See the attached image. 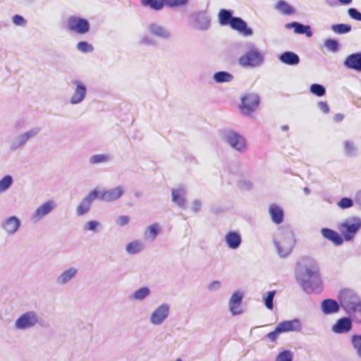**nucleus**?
<instances>
[{
	"label": "nucleus",
	"instance_id": "f257e3e1",
	"mask_svg": "<svg viewBox=\"0 0 361 361\" xmlns=\"http://www.w3.org/2000/svg\"><path fill=\"white\" fill-rule=\"evenodd\" d=\"M296 281L306 293H311L317 288L321 283L317 262L311 259L305 260L296 274Z\"/></svg>",
	"mask_w": 361,
	"mask_h": 361
},
{
	"label": "nucleus",
	"instance_id": "f03ea898",
	"mask_svg": "<svg viewBox=\"0 0 361 361\" xmlns=\"http://www.w3.org/2000/svg\"><path fill=\"white\" fill-rule=\"evenodd\" d=\"M338 301L341 307L354 322L361 324V299L351 289L344 288L339 291Z\"/></svg>",
	"mask_w": 361,
	"mask_h": 361
},
{
	"label": "nucleus",
	"instance_id": "7ed1b4c3",
	"mask_svg": "<svg viewBox=\"0 0 361 361\" xmlns=\"http://www.w3.org/2000/svg\"><path fill=\"white\" fill-rule=\"evenodd\" d=\"M295 242L294 234L289 228L280 227L274 233L273 243L280 257H286L290 253Z\"/></svg>",
	"mask_w": 361,
	"mask_h": 361
},
{
	"label": "nucleus",
	"instance_id": "20e7f679",
	"mask_svg": "<svg viewBox=\"0 0 361 361\" xmlns=\"http://www.w3.org/2000/svg\"><path fill=\"white\" fill-rule=\"evenodd\" d=\"M264 62V53L255 45H250L238 59V64L245 68H255Z\"/></svg>",
	"mask_w": 361,
	"mask_h": 361
},
{
	"label": "nucleus",
	"instance_id": "39448f33",
	"mask_svg": "<svg viewBox=\"0 0 361 361\" xmlns=\"http://www.w3.org/2000/svg\"><path fill=\"white\" fill-rule=\"evenodd\" d=\"M361 228V218L358 216H350L338 225L343 240L351 241Z\"/></svg>",
	"mask_w": 361,
	"mask_h": 361
},
{
	"label": "nucleus",
	"instance_id": "423d86ee",
	"mask_svg": "<svg viewBox=\"0 0 361 361\" xmlns=\"http://www.w3.org/2000/svg\"><path fill=\"white\" fill-rule=\"evenodd\" d=\"M221 138L233 150L240 153L246 152L247 148L246 140L239 133L231 130H226L222 132Z\"/></svg>",
	"mask_w": 361,
	"mask_h": 361
},
{
	"label": "nucleus",
	"instance_id": "0eeeda50",
	"mask_svg": "<svg viewBox=\"0 0 361 361\" xmlns=\"http://www.w3.org/2000/svg\"><path fill=\"white\" fill-rule=\"evenodd\" d=\"M171 312L170 305L163 302L154 307L149 314V323L153 326H161L168 320Z\"/></svg>",
	"mask_w": 361,
	"mask_h": 361
},
{
	"label": "nucleus",
	"instance_id": "6e6552de",
	"mask_svg": "<svg viewBox=\"0 0 361 361\" xmlns=\"http://www.w3.org/2000/svg\"><path fill=\"white\" fill-rule=\"evenodd\" d=\"M57 204L53 200H48L39 204L31 213L30 219L32 223H39L49 216L56 209Z\"/></svg>",
	"mask_w": 361,
	"mask_h": 361
},
{
	"label": "nucleus",
	"instance_id": "1a4fd4ad",
	"mask_svg": "<svg viewBox=\"0 0 361 361\" xmlns=\"http://www.w3.org/2000/svg\"><path fill=\"white\" fill-rule=\"evenodd\" d=\"M39 322V314L33 310L20 315L14 322V328L18 331H27L35 328Z\"/></svg>",
	"mask_w": 361,
	"mask_h": 361
},
{
	"label": "nucleus",
	"instance_id": "9d476101",
	"mask_svg": "<svg viewBox=\"0 0 361 361\" xmlns=\"http://www.w3.org/2000/svg\"><path fill=\"white\" fill-rule=\"evenodd\" d=\"M71 83L73 87L69 98V103L73 106L80 104L86 99L87 87L84 82L78 80H73Z\"/></svg>",
	"mask_w": 361,
	"mask_h": 361
},
{
	"label": "nucleus",
	"instance_id": "9b49d317",
	"mask_svg": "<svg viewBox=\"0 0 361 361\" xmlns=\"http://www.w3.org/2000/svg\"><path fill=\"white\" fill-rule=\"evenodd\" d=\"M40 132V128L33 127L14 137L10 142L11 148L13 150L25 146L28 140L35 137Z\"/></svg>",
	"mask_w": 361,
	"mask_h": 361
},
{
	"label": "nucleus",
	"instance_id": "f8f14e48",
	"mask_svg": "<svg viewBox=\"0 0 361 361\" xmlns=\"http://www.w3.org/2000/svg\"><path fill=\"white\" fill-rule=\"evenodd\" d=\"M259 104V97L255 93H246L241 97L240 109L241 113L250 116L253 113Z\"/></svg>",
	"mask_w": 361,
	"mask_h": 361
},
{
	"label": "nucleus",
	"instance_id": "ddd939ff",
	"mask_svg": "<svg viewBox=\"0 0 361 361\" xmlns=\"http://www.w3.org/2000/svg\"><path fill=\"white\" fill-rule=\"evenodd\" d=\"M66 26L71 31L80 35L87 33L90 27L86 19L75 16H69L67 18Z\"/></svg>",
	"mask_w": 361,
	"mask_h": 361
},
{
	"label": "nucleus",
	"instance_id": "4468645a",
	"mask_svg": "<svg viewBox=\"0 0 361 361\" xmlns=\"http://www.w3.org/2000/svg\"><path fill=\"white\" fill-rule=\"evenodd\" d=\"M21 221L15 215L5 217L0 224L1 231L7 236L15 235L19 231Z\"/></svg>",
	"mask_w": 361,
	"mask_h": 361
},
{
	"label": "nucleus",
	"instance_id": "2eb2a0df",
	"mask_svg": "<svg viewBox=\"0 0 361 361\" xmlns=\"http://www.w3.org/2000/svg\"><path fill=\"white\" fill-rule=\"evenodd\" d=\"M126 187L117 185L109 190L99 192L97 199L104 202H113L119 200L126 192Z\"/></svg>",
	"mask_w": 361,
	"mask_h": 361
},
{
	"label": "nucleus",
	"instance_id": "dca6fc26",
	"mask_svg": "<svg viewBox=\"0 0 361 361\" xmlns=\"http://www.w3.org/2000/svg\"><path fill=\"white\" fill-rule=\"evenodd\" d=\"M187 187L183 184H178L171 189V201L180 209L187 204Z\"/></svg>",
	"mask_w": 361,
	"mask_h": 361
},
{
	"label": "nucleus",
	"instance_id": "f3484780",
	"mask_svg": "<svg viewBox=\"0 0 361 361\" xmlns=\"http://www.w3.org/2000/svg\"><path fill=\"white\" fill-rule=\"evenodd\" d=\"M99 195V190L94 189L92 190L87 195L84 197L76 207L75 212L78 216H82L87 214L91 208V205L94 200L97 199Z\"/></svg>",
	"mask_w": 361,
	"mask_h": 361
},
{
	"label": "nucleus",
	"instance_id": "a211bd4d",
	"mask_svg": "<svg viewBox=\"0 0 361 361\" xmlns=\"http://www.w3.org/2000/svg\"><path fill=\"white\" fill-rule=\"evenodd\" d=\"M78 272V269L75 267H71L65 269L56 278V284L59 286L68 284L76 277Z\"/></svg>",
	"mask_w": 361,
	"mask_h": 361
},
{
	"label": "nucleus",
	"instance_id": "6ab92c4d",
	"mask_svg": "<svg viewBox=\"0 0 361 361\" xmlns=\"http://www.w3.org/2000/svg\"><path fill=\"white\" fill-rule=\"evenodd\" d=\"M147 30L150 35L162 39H168L171 36L169 29L157 23L149 24Z\"/></svg>",
	"mask_w": 361,
	"mask_h": 361
},
{
	"label": "nucleus",
	"instance_id": "aec40b11",
	"mask_svg": "<svg viewBox=\"0 0 361 361\" xmlns=\"http://www.w3.org/2000/svg\"><path fill=\"white\" fill-rule=\"evenodd\" d=\"M243 298V295L240 291H235L231 295L228 300V309L232 315H238L243 312L240 307Z\"/></svg>",
	"mask_w": 361,
	"mask_h": 361
},
{
	"label": "nucleus",
	"instance_id": "412c9836",
	"mask_svg": "<svg viewBox=\"0 0 361 361\" xmlns=\"http://www.w3.org/2000/svg\"><path fill=\"white\" fill-rule=\"evenodd\" d=\"M352 320L348 317H341L332 325L331 331L336 334H342L349 332L353 327Z\"/></svg>",
	"mask_w": 361,
	"mask_h": 361
},
{
	"label": "nucleus",
	"instance_id": "4be33fe9",
	"mask_svg": "<svg viewBox=\"0 0 361 361\" xmlns=\"http://www.w3.org/2000/svg\"><path fill=\"white\" fill-rule=\"evenodd\" d=\"M282 333L300 332L302 324L300 319L295 318L291 320H285L278 324Z\"/></svg>",
	"mask_w": 361,
	"mask_h": 361
},
{
	"label": "nucleus",
	"instance_id": "5701e85b",
	"mask_svg": "<svg viewBox=\"0 0 361 361\" xmlns=\"http://www.w3.org/2000/svg\"><path fill=\"white\" fill-rule=\"evenodd\" d=\"M224 240L226 246L231 250H237L242 243V237L238 231H231L227 232Z\"/></svg>",
	"mask_w": 361,
	"mask_h": 361
},
{
	"label": "nucleus",
	"instance_id": "b1692460",
	"mask_svg": "<svg viewBox=\"0 0 361 361\" xmlns=\"http://www.w3.org/2000/svg\"><path fill=\"white\" fill-rule=\"evenodd\" d=\"M320 233L324 238L331 242L336 246H340L343 243L344 240L341 233L331 228H322Z\"/></svg>",
	"mask_w": 361,
	"mask_h": 361
},
{
	"label": "nucleus",
	"instance_id": "393cba45",
	"mask_svg": "<svg viewBox=\"0 0 361 361\" xmlns=\"http://www.w3.org/2000/svg\"><path fill=\"white\" fill-rule=\"evenodd\" d=\"M340 305V302L333 299H325L322 301L320 308L324 315H331L339 312Z\"/></svg>",
	"mask_w": 361,
	"mask_h": 361
},
{
	"label": "nucleus",
	"instance_id": "a878e982",
	"mask_svg": "<svg viewBox=\"0 0 361 361\" xmlns=\"http://www.w3.org/2000/svg\"><path fill=\"white\" fill-rule=\"evenodd\" d=\"M230 26L232 29L235 30L243 34L244 36H250L252 35V29L247 27V23L240 18L233 17Z\"/></svg>",
	"mask_w": 361,
	"mask_h": 361
},
{
	"label": "nucleus",
	"instance_id": "bb28decb",
	"mask_svg": "<svg viewBox=\"0 0 361 361\" xmlns=\"http://www.w3.org/2000/svg\"><path fill=\"white\" fill-rule=\"evenodd\" d=\"M211 19L205 12H199L195 15V27L200 30H206L210 26Z\"/></svg>",
	"mask_w": 361,
	"mask_h": 361
},
{
	"label": "nucleus",
	"instance_id": "cd10ccee",
	"mask_svg": "<svg viewBox=\"0 0 361 361\" xmlns=\"http://www.w3.org/2000/svg\"><path fill=\"white\" fill-rule=\"evenodd\" d=\"M271 221L276 224H280L283 221V210L276 204H271L268 209Z\"/></svg>",
	"mask_w": 361,
	"mask_h": 361
},
{
	"label": "nucleus",
	"instance_id": "c85d7f7f",
	"mask_svg": "<svg viewBox=\"0 0 361 361\" xmlns=\"http://www.w3.org/2000/svg\"><path fill=\"white\" fill-rule=\"evenodd\" d=\"M145 248V243L140 239L133 240L125 245V251L130 255H137Z\"/></svg>",
	"mask_w": 361,
	"mask_h": 361
},
{
	"label": "nucleus",
	"instance_id": "c756f323",
	"mask_svg": "<svg viewBox=\"0 0 361 361\" xmlns=\"http://www.w3.org/2000/svg\"><path fill=\"white\" fill-rule=\"evenodd\" d=\"M286 29H294V32L296 34H305L307 37L312 36V32L310 25H304L298 22H293L285 25Z\"/></svg>",
	"mask_w": 361,
	"mask_h": 361
},
{
	"label": "nucleus",
	"instance_id": "7c9ffc66",
	"mask_svg": "<svg viewBox=\"0 0 361 361\" xmlns=\"http://www.w3.org/2000/svg\"><path fill=\"white\" fill-rule=\"evenodd\" d=\"M344 65L349 68L361 72V53L349 55L345 59Z\"/></svg>",
	"mask_w": 361,
	"mask_h": 361
},
{
	"label": "nucleus",
	"instance_id": "2f4dec72",
	"mask_svg": "<svg viewBox=\"0 0 361 361\" xmlns=\"http://www.w3.org/2000/svg\"><path fill=\"white\" fill-rule=\"evenodd\" d=\"M274 8L282 15L290 16L295 13V9L284 0L277 1Z\"/></svg>",
	"mask_w": 361,
	"mask_h": 361
},
{
	"label": "nucleus",
	"instance_id": "473e14b6",
	"mask_svg": "<svg viewBox=\"0 0 361 361\" xmlns=\"http://www.w3.org/2000/svg\"><path fill=\"white\" fill-rule=\"evenodd\" d=\"M160 230V225L157 223L149 225L144 231V237L145 240L149 241H154L159 233Z\"/></svg>",
	"mask_w": 361,
	"mask_h": 361
},
{
	"label": "nucleus",
	"instance_id": "72a5a7b5",
	"mask_svg": "<svg viewBox=\"0 0 361 361\" xmlns=\"http://www.w3.org/2000/svg\"><path fill=\"white\" fill-rule=\"evenodd\" d=\"M279 60L287 65L294 66L300 62L299 56L292 51H285L279 56Z\"/></svg>",
	"mask_w": 361,
	"mask_h": 361
},
{
	"label": "nucleus",
	"instance_id": "f704fd0d",
	"mask_svg": "<svg viewBox=\"0 0 361 361\" xmlns=\"http://www.w3.org/2000/svg\"><path fill=\"white\" fill-rule=\"evenodd\" d=\"M213 79L216 83H227L232 82L234 76L226 71H219L213 75Z\"/></svg>",
	"mask_w": 361,
	"mask_h": 361
},
{
	"label": "nucleus",
	"instance_id": "c9c22d12",
	"mask_svg": "<svg viewBox=\"0 0 361 361\" xmlns=\"http://www.w3.org/2000/svg\"><path fill=\"white\" fill-rule=\"evenodd\" d=\"M233 11L226 10V9H221L218 14V20L219 23L221 25H230L233 17Z\"/></svg>",
	"mask_w": 361,
	"mask_h": 361
},
{
	"label": "nucleus",
	"instance_id": "e433bc0d",
	"mask_svg": "<svg viewBox=\"0 0 361 361\" xmlns=\"http://www.w3.org/2000/svg\"><path fill=\"white\" fill-rule=\"evenodd\" d=\"M151 294V290L148 287H142L138 288L132 295L133 300L135 301H143Z\"/></svg>",
	"mask_w": 361,
	"mask_h": 361
},
{
	"label": "nucleus",
	"instance_id": "4c0bfd02",
	"mask_svg": "<svg viewBox=\"0 0 361 361\" xmlns=\"http://www.w3.org/2000/svg\"><path fill=\"white\" fill-rule=\"evenodd\" d=\"M13 178L11 175H6L0 179V195L7 192L13 184Z\"/></svg>",
	"mask_w": 361,
	"mask_h": 361
},
{
	"label": "nucleus",
	"instance_id": "58836bf2",
	"mask_svg": "<svg viewBox=\"0 0 361 361\" xmlns=\"http://www.w3.org/2000/svg\"><path fill=\"white\" fill-rule=\"evenodd\" d=\"M102 228V226L101 223L96 220L88 221L83 225V230L85 231L92 232L93 233H98Z\"/></svg>",
	"mask_w": 361,
	"mask_h": 361
},
{
	"label": "nucleus",
	"instance_id": "ea45409f",
	"mask_svg": "<svg viewBox=\"0 0 361 361\" xmlns=\"http://www.w3.org/2000/svg\"><path fill=\"white\" fill-rule=\"evenodd\" d=\"M111 157L107 154H97L92 155L89 159V162L91 164H104L109 161Z\"/></svg>",
	"mask_w": 361,
	"mask_h": 361
},
{
	"label": "nucleus",
	"instance_id": "a19ab883",
	"mask_svg": "<svg viewBox=\"0 0 361 361\" xmlns=\"http://www.w3.org/2000/svg\"><path fill=\"white\" fill-rule=\"evenodd\" d=\"M276 295V290H271L267 291V293H264L262 295V300L264 303V305L269 310H272L274 308V298Z\"/></svg>",
	"mask_w": 361,
	"mask_h": 361
},
{
	"label": "nucleus",
	"instance_id": "79ce46f5",
	"mask_svg": "<svg viewBox=\"0 0 361 361\" xmlns=\"http://www.w3.org/2000/svg\"><path fill=\"white\" fill-rule=\"evenodd\" d=\"M350 341L356 355L361 359V334L353 335Z\"/></svg>",
	"mask_w": 361,
	"mask_h": 361
},
{
	"label": "nucleus",
	"instance_id": "37998d69",
	"mask_svg": "<svg viewBox=\"0 0 361 361\" xmlns=\"http://www.w3.org/2000/svg\"><path fill=\"white\" fill-rule=\"evenodd\" d=\"M142 4L154 10H160L163 8L165 0H141Z\"/></svg>",
	"mask_w": 361,
	"mask_h": 361
},
{
	"label": "nucleus",
	"instance_id": "c03bdc74",
	"mask_svg": "<svg viewBox=\"0 0 361 361\" xmlns=\"http://www.w3.org/2000/svg\"><path fill=\"white\" fill-rule=\"evenodd\" d=\"M332 30L336 34H345L351 30V26L347 24L334 25L331 27Z\"/></svg>",
	"mask_w": 361,
	"mask_h": 361
},
{
	"label": "nucleus",
	"instance_id": "a18cd8bd",
	"mask_svg": "<svg viewBox=\"0 0 361 361\" xmlns=\"http://www.w3.org/2000/svg\"><path fill=\"white\" fill-rule=\"evenodd\" d=\"M76 48L78 51L82 53H90L94 49V47L92 44L84 41L78 42L76 45Z\"/></svg>",
	"mask_w": 361,
	"mask_h": 361
},
{
	"label": "nucleus",
	"instance_id": "49530a36",
	"mask_svg": "<svg viewBox=\"0 0 361 361\" xmlns=\"http://www.w3.org/2000/svg\"><path fill=\"white\" fill-rule=\"evenodd\" d=\"M310 92L318 97H322L325 94L326 90L323 85L313 84L310 86Z\"/></svg>",
	"mask_w": 361,
	"mask_h": 361
},
{
	"label": "nucleus",
	"instance_id": "de8ad7c7",
	"mask_svg": "<svg viewBox=\"0 0 361 361\" xmlns=\"http://www.w3.org/2000/svg\"><path fill=\"white\" fill-rule=\"evenodd\" d=\"M337 206L342 209L350 208L353 206V200L348 197H343L337 202Z\"/></svg>",
	"mask_w": 361,
	"mask_h": 361
},
{
	"label": "nucleus",
	"instance_id": "09e8293b",
	"mask_svg": "<svg viewBox=\"0 0 361 361\" xmlns=\"http://www.w3.org/2000/svg\"><path fill=\"white\" fill-rule=\"evenodd\" d=\"M293 355L289 350H283L276 358V361H292Z\"/></svg>",
	"mask_w": 361,
	"mask_h": 361
},
{
	"label": "nucleus",
	"instance_id": "8fccbe9b",
	"mask_svg": "<svg viewBox=\"0 0 361 361\" xmlns=\"http://www.w3.org/2000/svg\"><path fill=\"white\" fill-rule=\"evenodd\" d=\"M130 221V218L129 216L121 215L116 218V219L115 220V224L120 227H123L127 226L129 224Z\"/></svg>",
	"mask_w": 361,
	"mask_h": 361
},
{
	"label": "nucleus",
	"instance_id": "3c124183",
	"mask_svg": "<svg viewBox=\"0 0 361 361\" xmlns=\"http://www.w3.org/2000/svg\"><path fill=\"white\" fill-rule=\"evenodd\" d=\"M238 186L241 190H249L252 188L253 183L250 180H240L238 183Z\"/></svg>",
	"mask_w": 361,
	"mask_h": 361
},
{
	"label": "nucleus",
	"instance_id": "603ef678",
	"mask_svg": "<svg viewBox=\"0 0 361 361\" xmlns=\"http://www.w3.org/2000/svg\"><path fill=\"white\" fill-rule=\"evenodd\" d=\"M343 145H344L345 153L347 155H353L355 153L356 148H355L353 142H350V141H345V142H344Z\"/></svg>",
	"mask_w": 361,
	"mask_h": 361
},
{
	"label": "nucleus",
	"instance_id": "864d4df0",
	"mask_svg": "<svg viewBox=\"0 0 361 361\" xmlns=\"http://www.w3.org/2000/svg\"><path fill=\"white\" fill-rule=\"evenodd\" d=\"M189 0H165V4L171 7L182 6L188 4Z\"/></svg>",
	"mask_w": 361,
	"mask_h": 361
},
{
	"label": "nucleus",
	"instance_id": "5fc2aeb1",
	"mask_svg": "<svg viewBox=\"0 0 361 361\" xmlns=\"http://www.w3.org/2000/svg\"><path fill=\"white\" fill-rule=\"evenodd\" d=\"M325 47L331 51H336L338 49V42L334 39H329L324 42Z\"/></svg>",
	"mask_w": 361,
	"mask_h": 361
},
{
	"label": "nucleus",
	"instance_id": "6e6d98bb",
	"mask_svg": "<svg viewBox=\"0 0 361 361\" xmlns=\"http://www.w3.org/2000/svg\"><path fill=\"white\" fill-rule=\"evenodd\" d=\"M12 21H13V24H15L16 25L22 26V27H25L27 23L25 18L20 15L13 16L12 18Z\"/></svg>",
	"mask_w": 361,
	"mask_h": 361
},
{
	"label": "nucleus",
	"instance_id": "4d7b16f0",
	"mask_svg": "<svg viewBox=\"0 0 361 361\" xmlns=\"http://www.w3.org/2000/svg\"><path fill=\"white\" fill-rule=\"evenodd\" d=\"M283 334V333H282V331H281V329H280L279 326L277 325V326H276L275 330H274V331H271V332H270V333H269V334L267 335V338H268L271 341L274 342V341H275L277 339V338H278L279 335V334Z\"/></svg>",
	"mask_w": 361,
	"mask_h": 361
},
{
	"label": "nucleus",
	"instance_id": "13d9d810",
	"mask_svg": "<svg viewBox=\"0 0 361 361\" xmlns=\"http://www.w3.org/2000/svg\"><path fill=\"white\" fill-rule=\"evenodd\" d=\"M202 206L201 200L195 199L191 202L190 209L196 213L200 211Z\"/></svg>",
	"mask_w": 361,
	"mask_h": 361
},
{
	"label": "nucleus",
	"instance_id": "bf43d9fd",
	"mask_svg": "<svg viewBox=\"0 0 361 361\" xmlns=\"http://www.w3.org/2000/svg\"><path fill=\"white\" fill-rule=\"evenodd\" d=\"M348 15L350 18L361 21V13L359 12L357 9L351 8L348 11Z\"/></svg>",
	"mask_w": 361,
	"mask_h": 361
},
{
	"label": "nucleus",
	"instance_id": "052dcab7",
	"mask_svg": "<svg viewBox=\"0 0 361 361\" xmlns=\"http://www.w3.org/2000/svg\"><path fill=\"white\" fill-rule=\"evenodd\" d=\"M221 288V283L219 281H214L211 282L207 286V289L209 291H216L219 290Z\"/></svg>",
	"mask_w": 361,
	"mask_h": 361
},
{
	"label": "nucleus",
	"instance_id": "680f3d73",
	"mask_svg": "<svg viewBox=\"0 0 361 361\" xmlns=\"http://www.w3.org/2000/svg\"><path fill=\"white\" fill-rule=\"evenodd\" d=\"M319 109L324 114H327L329 112V108L326 102H318Z\"/></svg>",
	"mask_w": 361,
	"mask_h": 361
},
{
	"label": "nucleus",
	"instance_id": "e2e57ef3",
	"mask_svg": "<svg viewBox=\"0 0 361 361\" xmlns=\"http://www.w3.org/2000/svg\"><path fill=\"white\" fill-rule=\"evenodd\" d=\"M140 43L143 44H150L152 43V40L149 37H145L140 39Z\"/></svg>",
	"mask_w": 361,
	"mask_h": 361
},
{
	"label": "nucleus",
	"instance_id": "0e129e2a",
	"mask_svg": "<svg viewBox=\"0 0 361 361\" xmlns=\"http://www.w3.org/2000/svg\"><path fill=\"white\" fill-rule=\"evenodd\" d=\"M343 119V115L341 114H337L334 117L335 122H341Z\"/></svg>",
	"mask_w": 361,
	"mask_h": 361
},
{
	"label": "nucleus",
	"instance_id": "69168bd1",
	"mask_svg": "<svg viewBox=\"0 0 361 361\" xmlns=\"http://www.w3.org/2000/svg\"><path fill=\"white\" fill-rule=\"evenodd\" d=\"M355 201L361 206V190L357 192L355 194Z\"/></svg>",
	"mask_w": 361,
	"mask_h": 361
},
{
	"label": "nucleus",
	"instance_id": "338daca9",
	"mask_svg": "<svg viewBox=\"0 0 361 361\" xmlns=\"http://www.w3.org/2000/svg\"><path fill=\"white\" fill-rule=\"evenodd\" d=\"M340 4L343 5H349L352 3L353 0H338Z\"/></svg>",
	"mask_w": 361,
	"mask_h": 361
},
{
	"label": "nucleus",
	"instance_id": "774afa93",
	"mask_svg": "<svg viewBox=\"0 0 361 361\" xmlns=\"http://www.w3.org/2000/svg\"><path fill=\"white\" fill-rule=\"evenodd\" d=\"M175 361H183L181 358H177L175 360Z\"/></svg>",
	"mask_w": 361,
	"mask_h": 361
}]
</instances>
